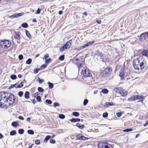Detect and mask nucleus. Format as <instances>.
Instances as JSON below:
<instances>
[{"label":"nucleus","instance_id":"1","mask_svg":"<svg viewBox=\"0 0 148 148\" xmlns=\"http://www.w3.org/2000/svg\"><path fill=\"white\" fill-rule=\"evenodd\" d=\"M73 62L77 65L79 72H81V75L83 79L86 83L90 84L92 79L90 70L88 69L84 64L81 63L80 60L77 58L73 59Z\"/></svg>","mask_w":148,"mask_h":148},{"label":"nucleus","instance_id":"2","mask_svg":"<svg viewBox=\"0 0 148 148\" xmlns=\"http://www.w3.org/2000/svg\"><path fill=\"white\" fill-rule=\"evenodd\" d=\"M133 65L136 69H143L146 65V60L143 56H140L134 60Z\"/></svg>","mask_w":148,"mask_h":148},{"label":"nucleus","instance_id":"3","mask_svg":"<svg viewBox=\"0 0 148 148\" xmlns=\"http://www.w3.org/2000/svg\"><path fill=\"white\" fill-rule=\"evenodd\" d=\"M8 100L6 99V92H4L0 93V107L2 108H7L8 106Z\"/></svg>","mask_w":148,"mask_h":148},{"label":"nucleus","instance_id":"4","mask_svg":"<svg viewBox=\"0 0 148 148\" xmlns=\"http://www.w3.org/2000/svg\"><path fill=\"white\" fill-rule=\"evenodd\" d=\"M6 99L8 100L9 105H12L14 101V95L11 92L6 93Z\"/></svg>","mask_w":148,"mask_h":148},{"label":"nucleus","instance_id":"5","mask_svg":"<svg viewBox=\"0 0 148 148\" xmlns=\"http://www.w3.org/2000/svg\"><path fill=\"white\" fill-rule=\"evenodd\" d=\"M11 43L8 40H1L0 41V45L2 48L7 49L9 47Z\"/></svg>","mask_w":148,"mask_h":148},{"label":"nucleus","instance_id":"6","mask_svg":"<svg viewBox=\"0 0 148 148\" xmlns=\"http://www.w3.org/2000/svg\"><path fill=\"white\" fill-rule=\"evenodd\" d=\"M72 40H70L66 42L65 44L63 46H62L60 48V50L61 51H62L67 49L71 47L72 42Z\"/></svg>","mask_w":148,"mask_h":148},{"label":"nucleus","instance_id":"7","mask_svg":"<svg viewBox=\"0 0 148 148\" xmlns=\"http://www.w3.org/2000/svg\"><path fill=\"white\" fill-rule=\"evenodd\" d=\"M98 147L100 148H112L111 145L104 142L99 143L98 144Z\"/></svg>","mask_w":148,"mask_h":148},{"label":"nucleus","instance_id":"8","mask_svg":"<svg viewBox=\"0 0 148 148\" xmlns=\"http://www.w3.org/2000/svg\"><path fill=\"white\" fill-rule=\"evenodd\" d=\"M24 13L23 12L17 14H14L11 16H8V17L11 18L12 19L14 18H16L20 17L23 15Z\"/></svg>","mask_w":148,"mask_h":148},{"label":"nucleus","instance_id":"9","mask_svg":"<svg viewBox=\"0 0 148 148\" xmlns=\"http://www.w3.org/2000/svg\"><path fill=\"white\" fill-rule=\"evenodd\" d=\"M76 138L77 140H86L88 139V138L82 135L81 134H79L76 136Z\"/></svg>","mask_w":148,"mask_h":148},{"label":"nucleus","instance_id":"10","mask_svg":"<svg viewBox=\"0 0 148 148\" xmlns=\"http://www.w3.org/2000/svg\"><path fill=\"white\" fill-rule=\"evenodd\" d=\"M147 32H145L142 34L139 37L140 40L141 41H143L144 40H145L147 38Z\"/></svg>","mask_w":148,"mask_h":148},{"label":"nucleus","instance_id":"11","mask_svg":"<svg viewBox=\"0 0 148 148\" xmlns=\"http://www.w3.org/2000/svg\"><path fill=\"white\" fill-rule=\"evenodd\" d=\"M95 42L94 40H93L92 41H91L90 42H88L87 43L84 45L83 46H82L81 47V49H83L85 48L86 47H87L89 45L92 44L93 43Z\"/></svg>","mask_w":148,"mask_h":148},{"label":"nucleus","instance_id":"12","mask_svg":"<svg viewBox=\"0 0 148 148\" xmlns=\"http://www.w3.org/2000/svg\"><path fill=\"white\" fill-rule=\"evenodd\" d=\"M119 93L123 96H125L128 94V92L125 91L124 89L121 88Z\"/></svg>","mask_w":148,"mask_h":148},{"label":"nucleus","instance_id":"13","mask_svg":"<svg viewBox=\"0 0 148 148\" xmlns=\"http://www.w3.org/2000/svg\"><path fill=\"white\" fill-rule=\"evenodd\" d=\"M119 76H120L121 79H124L125 78V74L123 70L120 71Z\"/></svg>","mask_w":148,"mask_h":148},{"label":"nucleus","instance_id":"14","mask_svg":"<svg viewBox=\"0 0 148 148\" xmlns=\"http://www.w3.org/2000/svg\"><path fill=\"white\" fill-rule=\"evenodd\" d=\"M20 33L19 32H16V35L14 36V38L17 40H19L20 39Z\"/></svg>","mask_w":148,"mask_h":148},{"label":"nucleus","instance_id":"15","mask_svg":"<svg viewBox=\"0 0 148 148\" xmlns=\"http://www.w3.org/2000/svg\"><path fill=\"white\" fill-rule=\"evenodd\" d=\"M142 54L143 56L148 58V51L147 50H144L142 52Z\"/></svg>","mask_w":148,"mask_h":148},{"label":"nucleus","instance_id":"16","mask_svg":"<svg viewBox=\"0 0 148 148\" xmlns=\"http://www.w3.org/2000/svg\"><path fill=\"white\" fill-rule=\"evenodd\" d=\"M76 126L81 129H83L84 127V125H80L79 123H77L76 124Z\"/></svg>","mask_w":148,"mask_h":148},{"label":"nucleus","instance_id":"17","mask_svg":"<svg viewBox=\"0 0 148 148\" xmlns=\"http://www.w3.org/2000/svg\"><path fill=\"white\" fill-rule=\"evenodd\" d=\"M80 119L72 118L70 120V121L72 122H79L80 121Z\"/></svg>","mask_w":148,"mask_h":148},{"label":"nucleus","instance_id":"18","mask_svg":"<svg viewBox=\"0 0 148 148\" xmlns=\"http://www.w3.org/2000/svg\"><path fill=\"white\" fill-rule=\"evenodd\" d=\"M110 69L109 68H106L105 70L103 71V73L106 75L109 73L110 71Z\"/></svg>","mask_w":148,"mask_h":148},{"label":"nucleus","instance_id":"19","mask_svg":"<svg viewBox=\"0 0 148 148\" xmlns=\"http://www.w3.org/2000/svg\"><path fill=\"white\" fill-rule=\"evenodd\" d=\"M29 93L28 91H26L24 95V97L26 99H27L29 98Z\"/></svg>","mask_w":148,"mask_h":148},{"label":"nucleus","instance_id":"20","mask_svg":"<svg viewBox=\"0 0 148 148\" xmlns=\"http://www.w3.org/2000/svg\"><path fill=\"white\" fill-rule=\"evenodd\" d=\"M112 105L113 103L112 102H106L105 103V105H104V106L107 108L110 106H111Z\"/></svg>","mask_w":148,"mask_h":148},{"label":"nucleus","instance_id":"21","mask_svg":"<svg viewBox=\"0 0 148 148\" xmlns=\"http://www.w3.org/2000/svg\"><path fill=\"white\" fill-rule=\"evenodd\" d=\"M121 88L120 87H116L114 89V90L116 93H119Z\"/></svg>","mask_w":148,"mask_h":148},{"label":"nucleus","instance_id":"22","mask_svg":"<svg viewBox=\"0 0 148 148\" xmlns=\"http://www.w3.org/2000/svg\"><path fill=\"white\" fill-rule=\"evenodd\" d=\"M101 92L104 94H107L108 92V90L106 88L103 89L101 90Z\"/></svg>","mask_w":148,"mask_h":148},{"label":"nucleus","instance_id":"23","mask_svg":"<svg viewBox=\"0 0 148 148\" xmlns=\"http://www.w3.org/2000/svg\"><path fill=\"white\" fill-rule=\"evenodd\" d=\"M137 99H142V101H143L145 99L144 97L142 95H137Z\"/></svg>","mask_w":148,"mask_h":148},{"label":"nucleus","instance_id":"24","mask_svg":"<svg viewBox=\"0 0 148 148\" xmlns=\"http://www.w3.org/2000/svg\"><path fill=\"white\" fill-rule=\"evenodd\" d=\"M25 33L27 36L30 39L31 38V36L29 32L27 30L25 31Z\"/></svg>","mask_w":148,"mask_h":148},{"label":"nucleus","instance_id":"25","mask_svg":"<svg viewBox=\"0 0 148 148\" xmlns=\"http://www.w3.org/2000/svg\"><path fill=\"white\" fill-rule=\"evenodd\" d=\"M51 137V136L49 135H47L46 136L45 139L44 141L47 142V141L49 140Z\"/></svg>","mask_w":148,"mask_h":148},{"label":"nucleus","instance_id":"26","mask_svg":"<svg viewBox=\"0 0 148 148\" xmlns=\"http://www.w3.org/2000/svg\"><path fill=\"white\" fill-rule=\"evenodd\" d=\"M133 130V129L132 128H127L124 129L123 130V132H128L132 131Z\"/></svg>","mask_w":148,"mask_h":148},{"label":"nucleus","instance_id":"27","mask_svg":"<svg viewBox=\"0 0 148 148\" xmlns=\"http://www.w3.org/2000/svg\"><path fill=\"white\" fill-rule=\"evenodd\" d=\"M18 123L16 121L13 122L11 123V125L13 127H16L17 125H18Z\"/></svg>","mask_w":148,"mask_h":148},{"label":"nucleus","instance_id":"28","mask_svg":"<svg viewBox=\"0 0 148 148\" xmlns=\"http://www.w3.org/2000/svg\"><path fill=\"white\" fill-rule=\"evenodd\" d=\"M16 133V131L15 130H13L10 132V134L11 136H13L15 135Z\"/></svg>","mask_w":148,"mask_h":148},{"label":"nucleus","instance_id":"29","mask_svg":"<svg viewBox=\"0 0 148 148\" xmlns=\"http://www.w3.org/2000/svg\"><path fill=\"white\" fill-rule=\"evenodd\" d=\"M21 26L23 28H26L28 26V25L27 23H23L21 24Z\"/></svg>","mask_w":148,"mask_h":148},{"label":"nucleus","instance_id":"30","mask_svg":"<svg viewBox=\"0 0 148 148\" xmlns=\"http://www.w3.org/2000/svg\"><path fill=\"white\" fill-rule=\"evenodd\" d=\"M36 81H38L39 83L40 84H41L44 81V80L43 79H40V78L38 77V78H37L36 79Z\"/></svg>","mask_w":148,"mask_h":148},{"label":"nucleus","instance_id":"31","mask_svg":"<svg viewBox=\"0 0 148 148\" xmlns=\"http://www.w3.org/2000/svg\"><path fill=\"white\" fill-rule=\"evenodd\" d=\"M48 84L49 85V88L51 89L53 88V85L52 83H51L50 82H48Z\"/></svg>","mask_w":148,"mask_h":148},{"label":"nucleus","instance_id":"32","mask_svg":"<svg viewBox=\"0 0 148 148\" xmlns=\"http://www.w3.org/2000/svg\"><path fill=\"white\" fill-rule=\"evenodd\" d=\"M72 115L75 116H78L79 115V113L78 112H75L72 113Z\"/></svg>","mask_w":148,"mask_h":148},{"label":"nucleus","instance_id":"33","mask_svg":"<svg viewBox=\"0 0 148 148\" xmlns=\"http://www.w3.org/2000/svg\"><path fill=\"white\" fill-rule=\"evenodd\" d=\"M10 78L14 80L16 79L17 78V77L16 75L13 74L11 75Z\"/></svg>","mask_w":148,"mask_h":148},{"label":"nucleus","instance_id":"34","mask_svg":"<svg viewBox=\"0 0 148 148\" xmlns=\"http://www.w3.org/2000/svg\"><path fill=\"white\" fill-rule=\"evenodd\" d=\"M32 61V60L31 58H29L26 61V63L27 64H30Z\"/></svg>","mask_w":148,"mask_h":148},{"label":"nucleus","instance_id":"35","mask_svg":"<svg viewBox=\"0 0 148 148\" xmlns=\"http://www.w3.org/2000/svg\"><path fill=\"white\" fill-rule=\"evenodd\" d=\"M64 58V55H62L60 56L58 58V59L62 61L63 60Z\"/></svg>","mask_w":148,"mask_h":148},{"label":"nucleus","instance_id":"36","mask_svg":"<svg viewBox=\"0 0 148 148\" xmlns=\"http://www.w3.org/2000/svg\"><path fill=\"white\" fill-rule=\"evenodd\" d=\"M24 132V130L23 129H20L18 130V133L21 134H23Z\"/></svg>","mask_w":148,"mask_h":148},{"label":"nucleus","instance_id":"37","mask_svg":"<svg viewBox=\"0 0 148 148\" xmlns=\"http://www.w3.org/2000/svg\"><path fill=\"white\" fill-rule=\"evenodd\" d=\"M27 133L30 134H33L34 133V132L33 130H30L27 131Z\"/></svg>","mask_w":148,"mask_h":148},{"label":"nucleus","instance_id":"38","mask_svg":"<svg viewBox=\"0 0 148 148\" xmlns=\"http://www.w3.org/2000/svg\"><path fill=\"white\" fill-rule=\"evenodd\" d=\"M51 59L50 58H49L48 60H47L45 62L46 63V64H47L50 63L51 62Z\"/></svg>","mask_w":148,"mask_h":148},{"label":"nucleus","instance_id":"39","mask_svg":"<svg viewBox=\"0 0 148 148\" xmlns=\"http://www.w3.org/2000/svg\"><path fill=\"white\" fill-rule=\"evenodd\" d=\"M38 91L40 92H42L44 91L43 89L40 87H38Z\"/></svg>","mask_w":148,"mask_h":148},{"label":"nucleus","instance_id":"40","mask_svg":"<svg viewBox=\"0 0 148 148\" xmlns=\"http://www.w3.org/2000/svg\"><path fill=\"white\" fill-rule=\"evenodd\" d=\"M45 102L49 104H51L52 103V101L49 99H46L45 100Z\"/></svg>","mask_w":148,"mask_h":148},{"label":"nucleus","instance_id":"41","mask_svg":"<svg viewBox=\"0 0 148 148\" xmlns=\"http://www.w3.org/2000/svg\"><path fill=\"white\" fill-rule=\"evenodd\" d=\"M59 117L61 119H64L65 117V116L63 114H60L59 116Z\"/></svg>","mask_w":148,"mask_h":148},{"label":"nucleus","instance_id":"42","mask_svg":"<svg viewBox=\"0 0 148 148\" xmlns=\"http://www.w3.org/2000/svg\"><path fill=\"white\" fill-rule=\"evenodd\" d=\"M108 113L107 112L104 113L103 114V116L104 118H107L108 117Z\"/></svg>","mask_w":148,"mask_h":148},{"label":"nucleus","instance_id":"43","mask_svg":"<svg viewBox=\"0 0 148 148\" xmlns=\"http://www.w3.org/2000/svg\"><path fill=\"white\" fill-rule=\"evenodd\" d=\"M39 95V93L38 92H36L35 93H34V94L32 95V97L35 98L37 96H38Z\"/></svg>","mask_w":148,"mask_h":148},{"label":"nucleus","instance_id":"44","mask_svg":"<svg viewBox=\"0 0 148 148\" xmlns=\"http://www.w3.org/2000/svg\"><path fill=\"white\" fill-rule=\"evenodd\" d=\"M88 100L87 99H85L84 101L83 105L84 106H86Z\"/></svg>","mask_w":148,"mask_h":148},{"label":"nucleus","instance_id":"45","mask_svg":"<svg viewBox=\"0 0 148 148\" xmlns=\"http://www.w3.org/2000/svg\"><path fill=\"white\" fill-rule=\"evenodd\" d=\"M36 99L39 102H40L41 101V99L40 96H38L36 97Z\"/></svg>","mask_w":148,"mask_h":148},{"label":"nucleus","instance_id":"46","mask_svg":"<svg viewBox=\"0 0 148 148\" xmlns=\"http://www.w3.org/2000/svg\"><path fill=\"white\" fill-rule=\"evenodd\" d=\"M47 66V64H43L41 66V68L42 69H43L46 67Z\"/></svg>","mask_w":148,"mask_h":148},{"label":"nucleus","instance_id":"47","mask_svg":"<svg viewBox=\"0 0 148 148\" xmlns=\"http://www.w3.org/2000/svg\"><path fill=\"white\" fill-rule=\"evenodd\" d=\"M23 95V92L22 91H19L18 92V96L20 97H22Z\"/></svg>","mask_w":148,"mask_h":148},{"label":"nucleus","instance_id":"48","mask_svg":"<svg viewBox=\"0 0 148 148\" xmlns=\"http://www.w3.org/2000/svg\"><path fill=\"white\" fill-rule=\"evenodd\" d=\"M18 58L20 60H21L23 59V56L21 54L19 55Z\"/></svg>","mask_w":148,"mask_h":148},{"label":"nucleus","instance_id":"49","mask_svg":"<svg viewBox=\"0 0 148 148\" xmlns=\"http://www.w3.org/2000/svg\"><path fill=\"white\" fill-rule=\"evenodd\" d=\"M40 143V140H36L35 141V144L37 145H38Z\"/></svg>","mask_w":148,"mask_h":148},{"label":"nucleus","instance_id":"50","mask_svg":"<svg viewBox=\"0 0 148 148\" xmlns=\"http://www.w3.org/2000/svg\"><path fill=\"white\" fill-rule=\"evenodd\" d=\"M40 69H34V73H37L38 72V71H39L40 70Z\"/></svg>","mask_w":148,"mask_h":148},{"label":"nucleus","instance_id":"51","mask_svg":"<svg viewBox=\"0 0 148 148\" xmlns=\"http://www.w3.org/2000/svg\"><path fill=\"white\" fill-rule=\"evenodd\" d=\"M121 113L118 112L116 113V116L118 117H120L121 116Z\"/></svg>","mask_w":148,"mask_h":148},{"label":"nucleus","instance_id":"52","mask_svg":"<svg viewBox=\"0 0 148 148\" xmlns=\"http://www.w3.org/2000/svg\"><path fill=\"white\" fill-rule=\"evenodd\" d=\"M55 142V140H54L53 139H51L50 140V143H54Z\"/></svg>","mask_w":148,"mask_h":148},{"label":"nucleus","instance_id":"53","mask_svg":"<svg viewBox=\"0 0 148 148\" xmlns=\"http://www.w3.org/2000/svg\"><path fill=\"white\" fill-rule=\"evenodd\" d=\"M53 106L54 107H56L57 106H59V104L58 103L55 102L54 103Z\"/></svg>","mask_w":148,"mask_h":148},{"label":"nucleus","instance_id":"54","mask_svg":"<svg viewBox=\"0 0 148 148\" xmlns=\"http://www.w3.org/2000/svg\"><path fill=\"white\" fill-rule=\"evenodd\" d=\"M44 57L45 59L46 60L47 58L49 57V55L48 54H47L44 56Z\"/></svg>","mask_w":148,"mask_h":148},{"label":"nucleus","instance_id":"55","mask_svg":"<svg viewBox=\"0 0 148 148\" xmlns=\"http://www.w3.org/2000/svg\"><path fill=\"white\" fill-rule=\"evenodd\" d=\"M133 100H134V101L137 100V96L135 95L133 96Z\"/></svg>","mask_w":148,"mask_h":148},{"label":"nucleus","instance_id":"56","mask_svg":"<svg viewBox=\"0 0 148 148\" xmlns=\"http://www.w3.org/2000/svg\"><path fill=\"white\" fill-rule=\"evenodd\" d=\"M133 98L132 96V97H131L130 98H129L128 99V100L129 101H134V100H133Z\"/></svg>","mask_w":148,"mask_h":148},{"label":"nucleus","instance_id":"57","mask_svg":"<svg viewBox=\"0 0 148 148\" xmlns=\"http://www.w3.org/2000/svg\"><path fill=\"white\" fill-rule=\"evenodd\" d=\"M18 118L21 120H23L24 119V118L21 116H19L18 117Z\"/></svg>","mask_w":148,"mask_h":148},{"label":"nucleus","instance_id":"58","mask_svg":"<svg viewBox=\"0 0 148 148\" xmlns=\"http://www.w3.org/2000/svg\"><path fill=\"white\" fill-rule=\"evenodd\" d=\"M23 82H21L19 84V86L20 87V88H21L23 87Z\"/></svg>","mask_w":148,"mask_h":148},{"label":"nucleus","instance_id":"59","mask_svg":"<svg viewBox=\"0 0 148 148\" xmlns=\"http://www.w3.org/2000/svg\"><path fill=\"white\" fill-rule=\"evenodd\" d=\"M40 12V9H38L36 12L37 14H39Z\"/></svg>","mask_w":148,"mask_h":148},{"label":"nucleus","instance_id":"60","mask_svg":"<svg viewBox=\"0 0 148 148\" xmlns=\"http://www.w3.org/2000/svg\"><path fill=\"white\" fill-rule=\"evenodd\" d=\"M16 88H20V87L19 86V84H14Z\"/></svg>","mask_w":148,"mask_h":148},{"label":"nucleus","instance_id":"61","mask_svg":"<svg viewBox=\"0 0 148 148\" xmlns=\"http://www.w3.org/2000/svg\"><path fill=\"white\" fill-rule=\"evenodd\" d=\"M15 85L14 84L11 85V86H10L9 88L10 89H11L12 88L14 87Z\"/></svg>","mask_w":148,"mask_h":148},{"label":"nucleus","instance_id":"62","mask_svg":"<svg viewBox=\"0 0 148 148\" xmlns=\"http://www.w3.org/2000/svg\"><path fill=\"white\" fill-rule=\"evenodd\" d=\"M63 11L62 10H60L58 12V14L60 15H61L62 14Z\"/></svg>","mask_w":148,"mask_h":148},{"label":"nucleus","instance_id":"63","mask_svg":"<svg viewBox=\"0 0 148 148\" xmlns=\"http://www.w3.org/2000/svg\"><path fill=\"white\" fill-rule=\"evenodd\" d=\"M148 125V120L144 124V126H146Z\"/></svg>","mask_w":148,"mask_h":148},{"label":"nucleus","instance_id":"64","mask_svg":"<svg viewBox=\"0 0 148 148\" xmlns=\"http://www.w3.org/2000/svg\"><path fill=\"white\" fill-rule=\"evenodd\" d=\"M32 21L33 22L36 23V19L34 18V19H33Z\"/></svg>","mask_w":148,"mask_h":148}]
</instances>
